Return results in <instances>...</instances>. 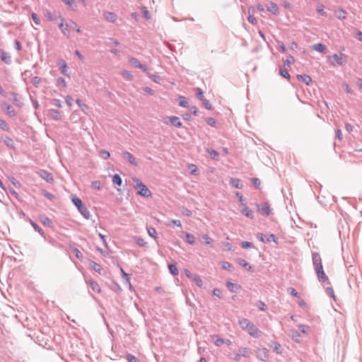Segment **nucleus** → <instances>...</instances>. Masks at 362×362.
I'll list each match as a JSON object with an SVG mask.
<instances>
[{
    "mask_svg": "<svg viewBox=\"0 0 362 362\" xmlns=\"http://www.w3.org/2000/svg\"><path fill=\"white\" fill-rule=\"evenodd\" d=\"M313 261L317 276L320 281L324 282L328 280L322 267V259L318 253L313 254Z\"/></svg>",
    "mask_w": 362,
    "mask_h": 362,
    "instance_id": "1",
    "label": "nucleus"
},
{
    "mask_svg": "<svg viewBox=\"0 0 362 362\" xmlns=\"http://www.w3.org/2000/svg\"><path fill=\"white\" fill-rule=\"evenodd\" d=\"M239 325L243 329L247 332V333L254 337H257L259 332L258 328L252 323L249 320L246 318H242L239 320Z\"/></svg>",
    "mask_w": 362,
    "mask_h": 362,
    "instance_id": "2",
    "label": "nucleus"
},
{
    "mask_svg": "<svg viewBox=\"0 0 362 362\" xmlns=\"http://www.w3.org/2000/svg\"><path fill=\"white\" fill-rule=\"evenodd\" d=\"M59 28L64 35L67 37H70V33L71 30H75L77 33H81L80 26L75 22H71L68 24L64 18H62L61 23L59 25Z\"/></svg>",
    "mask_w": 362,
    "mask_h": 362,
    "instance_id": "3",
    "label": "nucleus"
},
{
    "mask_svg": "<svg viewBox=\"0 0 362 362\" xmlns=\"http://www.w3.org/2000/svg\"><path fill=\"white\" fill-rule=\"evenodd\" d=\"M137 194L141 197H150L152 194L148 187L138 178H133Z\"/></svg>",
    "mask_w": 362,
    "mask_h": 362,
    "instance_id": "4",
    "label": "nucleus"
},
{
    "mask_svg": "<svg viewBox=\"0 0 362 362\" xmlns=\"http://www.w3.org/2000/svg\"><path fill=\"white\" fill-rule=\"evenodd\" d=\"M71 201H72L73 204L77 207L78 211L81 213V214L86 218H89L90 212L88 210V209L83 204L81 199L77 197L73 196L71 197Z\"/></svg>",
    "mask_w": 362,
    "mask_h": 362,
    "instance_id": "5",
    "label": "nucleus"
},
{
    "mask_svg": "<svg viewBox=\"0 0 362 362\" xmlns=\"http://www.w3.org/2000/svg\"><path fill=\"white\" fill-rule=\"evenodd\" d=\"M256 208L257 211L263 216H269L272 212L271 206L267 202L262 203V204H257Z\"/></svg>",
    "mask_w": 362,
    "mask_h": 362,
    "instance_id": "6",
    "label": "nucleus"
},
{
    "mask_svg": "<svg viewBox=\"0 0 362 362\" xmlns=\"http://www.w3.org/2000/svg\"><path fill=\"white\" fill-rule=\"evenodd\" d=\"M345 55L342 53L334 54L332 56L333 61L331 62L333 66L341 65L344 63Z\"/></svg>",
    "mask_w": 362,
    "mask_h": 362,
    "instance_id": "7",
    "label": "nucleus"
},
{
    "mask_svg": "<svg viewBox=\"0 0 362 362\" xmlns=\"http://www.w3.org/2000/svg\"><path fill=\"white\" fill-rule=\"evenodd\" d=\"M38 174L42 179H44L47 182L49 183L54 182V177L50 173L46 170H40L38 173Z\"/></svg>",
    "mask_w": 362,
    "mask_h": 362,
    "instance_id": "8",
    "label": "nucleus"
},
{
    "mask_svg": "<svg viewBox=\"0 0 362 362\" xmlns=\"http://www.w3.org/2000/svg\"><path fill=\"white\" fill-rule=\"evenodd\" d=\"M257 356L260 360L265 361L269 357V351L266 348L259 349L257 352Z\"/></svg>",
    "mask_w": 362,
    "mask_h": 362,
    "instance_id": "9",
    "label": "nucleus"
},
{
    "mask_svg": "<svg viewBox=\"0 0 362 362\" xmlns=\"http://www.w3.org/2000/svg\"><path fill=\"white\" fill-rule=\"evenodd\" d=\"M240 206H241L240 211L245 216H247V218H252V219L254 218V215H253L252 211L248 208V206H247V204L245 203H242V204H240Z\"/></svg>",
    "mask_w": 362,
    "mask_h": 362,
    "instance_id": "10",
    "label": "nucleus"
},
{
    "mask_svg": "<svg viewBox=\"0 0 362 362\" xmlns=\"http://www.w3.org/2000/svg\"><path fill=\"white\" fill-rule=\"evenodd\" d=\"M129 62L132 66L138 67L145 72L147 71L146 67L144 65H142L137 59L134 57H129Z\"/></svg>",
    "mask_w": 362,
    "mask_h": 362,
    "instance_id": "11",
    "label": "nucleus"
},
{
    "mask_svg": "<svg viewBox=\"0 0 362 362\" xmlns=\"http://www.w3.org/2000/svg\"><path fill=\"white\" fill-rule=\"evenodd\" d=\"M122 156L127 158L132 165L135 166L137 165L136 160L131 153L124 151L122 153Z\"/></svg>",
    "mask_w": 362,
    "mask_h": 362,
    "instance_id": "12",
    "label": "nucleus"
},
{
    "mask_svg": "<svg viewBox=\"0 0 362 362\" xmlns=\"http://www.w3.org/2000/svg\"><path fill=\"white\" fill-rule=\"evenodd\" d=\"M1 107L4 109V110H6V113L11 116V117H14L16 115V112H15V110L10 105H8V103H3L1 104Z\"/></svg>",
    "mask_w": 362,
    "mask_h": 362,
    "instance_id": "13",
    "label": "nucleus"
},
{
    "mask_svg": "<svg viewBox=\"0 0 362 362\" xmlns=\"http://www.w3.org/2000/svg\"><path fill=\"white\" fill-rule=\"evenodd\" d=\"M267 9L269 12H271L272 13H273L274 15H277L279 13V7L274 2H270L269 4Z\"/></svg>",
    "mask_w": 362,
    "mask_h": 362,
    "instance_id": "14",
    "label": "nucleus"
},
{
    "mask_svg": "<svg viewBox=\"0 0 362 362\" xmlns=\"http://www.w3.org/2000/svg\"><path fill=\"white\" fill-rule=\"evenodd\" d=\"M334 14L339 20H344L346 18V12L342 8H338L335 11Z\"/></svg>",
    "mask_w": 362,
    "mask_h": 362,
    "instance_id": "15",
    "label": "nucleus"
},
{
    "mask_svg": "<svg viewBox=\"0 0 362 362\" xmlns=\"http://www.w3.org/2000/svg\"><path fill=\"white\" fill-rule=\"evenodd\" d=\"M211 339H212V341L214 342V344L217 346H220L225 343V340L221 338L217 334L212 335Z\"/></svg>",
    "mask_w": 362,
    "mask_h": 362,
    "instance_id": "16",
    "label": "nucleus"
},
{
    "mask_svg": "<svg viewBox=\"0 0 362 362\" xmlns=\"http://www.w3.org/2000/svg\"><path fill=\"white\" fill-rule=\"evenodd\" d=\"M169 121L170 124L176 127H181L182 126V122H180L178 117L172 116L169 117Z\"/></svg>",
    "mask_w": 362,
    "mask_h": 362,
    "instance_id": "17",
    "label": "nucleus"
},
{
    "mask_svg": "<svg viewBox=\"0 0 362 362\" xmlns=\"http://www.w3.org/2000/svg\"><path fill=\"white\" fill-rule=\"evenodd\" d=\"M313 50L325 53L326 52V47L322 43L315 44L312 46Z\"/></svg>",
    "mask_w": 362,
    "mask_h": 362,
    "instance_id": "18",
    "label": "nucleus"
},
{
    "mask_svg": "<svg viewBox=\"0 0 362 362\" xmlns=\"http://www.w3.org/2000/svg\"><path fill=\"white\" fill-rule=\"evenodd\" d=\"M297 78L304 82L306 85H310L312 82V78L310 76L304 74V75H298Z\"/></svg>",
    "mask_w": 362,
    "mask_h": 362,
    "instance_id": "19",
    "label": "nucleus"
},
{
    "mask_svg": "<svg viewBox=\"0 0 362 362\" xmlns=\"http://www.w3.org/2000/svg\"><path fill=\"white\" fill-rule=\"evenodd\" d=\"M104 16L105 18L110 22H115L117 19V16L112 12H105Z\"/></svg>",
    "mask_w": 362,
    "mask_h": 362,
    "instance_id": "20",
    "label": "nucleus"
},
{
    "mask_svg": "<svg viewBox=\"0 0 362 362\" xmlns=\"http://www.w3.org/2000/svg\"><path fill=\"white\" fill-rule=\"evenodd\" d=\"M185 235L186 241L187 243H189V245L195 244V238L192 234L185 232Z\"/></svg>",
    "mask_w": 362,
    "mask_h": 362,
    "instance_id": "21",
    "label": "nucleus"
},
{
    "mask_svg": "<svg viewBox=\"0 0 362 362\" xmlns=\"http://www.w3.org/2000/svg\"><path fill=\"white\" fill-rule=\"evenodd\" d=\"M89 284L92 288V290L93 291H95V293H100V287L99 286V284L95 281H93V280H90L89 281Z\"/></svg>",
    "mask_w": 362,
    "mask_h": 362,
    "instance_id": "22",
    "label": "nucleus"
},
{
    "mask_svg": "<svg viewBox=\"0 0 362 362\" xmlns=\"http://www.w3.org/2000/svg\"><path fill=\"white\" fill-rule=\"evenodd\" d=\"M90 266L95 271H96L99 274H101V272L103 271V269H102V267H101V266L100 264H98V263H96V262H95L93 261H90Z\"/></svg>",
    "mask_w": 362,
    "mask_h": 362,
    "instance_id": "23",
    "label": "nucleus"
},
{
    "mask_svg": "<svg viewBox=\"0 0 362 362\" xmlns=\"http://www.w3.org/2000/svg\"><path fill=\"white\" fill-rule=\"evenodd\" d=\"M230 184L233 187H235V188H241L242 187V185H241V182L239 179L238 178H232L230 180Z\"/></svg>",
    "mask_w": 362,
    "mask_h": 362,
    "instance_id": "24",
    "label": "nucleus"
},
{
    "mask_svg": "<svg viewBox=\"0 0 362 362\" xmlns=\"http://www.w3.org/2000/svg\"><path fill=\"white\" fill-rule=\"evenodd\" d=\"M40 220L41 223L45 226H51L52 224L51 220L46 216H41L40 217Z\"/></svg>",
    "mask_w": 362,
    "mask_h": 362,
    "instance_id": "25",
    "label": "nucleus"
},
{
    "mask_svg": "<svg viewBox=\"0 0 362 362\" xmlns=\"http://www.w3.org/2000/svg\"><path fill=\"white\" fill-rule=\"evenodd\" d=\"M148 234L154 239L158 238V233L156 230L153 227L147 228Z\"/></svg>",
    "mask_w": 362,
    "mask_h": 362,
    "instance_id": "26",
    "label": "nucleus"
},
{
    "mask_svg": "<svg viewBox=\"0 0 362 362\" xmlns=\"http://www.w3.org/2000/svg\"><path fill=\"white\" fill-rule=\"evenodd\" d=\"M49 115L56 120L61 119L60 112L55 110H50L49 111Z\"/></svg>",
    "mask_w": 362,
    "mask_h": 362,
    "instance_id": "27",
    "label": "nucleus"
},
{
    "mask_svg": "<svg viewBox=\"0 0 362 362\" xmlns=\"http://www.w3.org/2000/svg\"><path fill=\"white\" fill-rule=\"evenodd\" d=\"M112 182L115 186H121L122 185V179L118 174H115L112 177Z\"/></svg>",
    "mask_w": 362,
    "mask_h": 362,
    "instance_id": "28",
    "label": "nucleus"
},
{
    "mask_svg": "<svg viewBox=\"0 0 362 362\" xmlns=\"http://www.w3.org/2000/svg\"><path fill=\"white\" fill-rule=\"evenodd\" d=\"M238 263L243 267L247 268L248 270L252 271V267L245 259H238Z\"/></svg>",
    "mask_w": 362,
    "mask_h": 362,
    "instance_id": "29",
    "label": "nucleus"
},
{
    "mask_svg": "<svg viewBox=\"0 0 362 362\" xmlns=\"http://www.w3.org/2000/svg\"><path fill=\"white\" fill-rule=\"evenodd\" d=\"M59 67L62 74H66L67 65L64 61H61L59 62Z\"/></svg>",
    "mask_w": 362,
    "mask_h": 362,
    "instance_id": "30",
    "label": "nucleus"
},
{
    "mask_svg": "<svg viewBox=\"0 0 362 362\" xmlns=\"http://www.w3.org/2000/svg\"><path fill=\"white\" fill-rule=\"evenodd\" d=\"M253 12H254V9H251L250 8L249 9V16L247 18L248 19V21L252 24H256L257 23V19L253 15Z\"/></svg>",
    "mask_w": 362,
    "mask_h": 362,
    "instance_id": "31",
    "label": "nucleus"
},
{
    "mask_svg": "<svg viewBox=\"0 0 362 362\" xmlns=\"http://www.w3.org/2000/svg\"><path fill=\"white\" fill-rule=\"evenodd\" d=\"M295 59L292 56H288L284 62V67H289L291 64L294 62Z\"/></svg>",
    "mask_w": 362,
    "mask_h": 362,
    "instance_id": "32",
    "label": "nucleus"
},
{
    "mask_svg": "<svg viewBox=\"0 0 362 362\" xmlns=\"http://www.w3.org/2000/svg\"><path fill=\"white\" fill-rule=\"evenodd\" d=\"M279 74L285 78H290V74H288L287 67H284V69H280Z\"/></svg>",
    "mask_w": 362,
    "mask_h": 362,
    "instance_id": "33",
    "label": "nucleus"
},
{
    "mask_svg": "<svg viewBox=\"0 0 362 362\" xmlns=\"http://www.w3.org/2000/svg\"><path fill=\"white\" fill-rule=\"evenodd\" d=\"M177 100L179 102V104L182 107H187V101L185 97L184 96H179L177 98Z\"/></svg>",
    "mask_w": 362,
    "mask_h": 362,
    "instance_id": "34",
    "label": "nucleus"
},
{
    "mask_svg": "<svg viewBox=\"0 0 362 362\" xmlns=\"http://www.w3.org/2000/svg\"><path fill=\"white\" fill-rule=\"evenodd\" d=\"M192 280L195 282V284H196L199 287H200V288H202V286H203V281H202V280L201 279V278H200L199 276H197V275H194V276H193Z\"/></svg>",
    "mask_w": 362,
    "mask_h": 362,
    "instance_id": "35",
    "label": "nucleus"
},
{
    "mask_svg": "<svg viewBox=\"0 0 362 362\" xmlns=\"http://www.w3.org/2000/svg\"><path fill=\"white\" fill-rule=\"evenodd\" d=\"M168 269L170 270V272L173 275L176 276V275L178 274V270H177V269L175 265H174V264H169L168 265Z\"/></svg>",
    "mask_w": 362,
    "mask_h": 362,
    "instance_id": "36",
    "label": "nucleus"
},
{
    "mask_svg": "<svg viewBox=\"0 0 362 362\" xmlns=\"http://www.w3.org/2000/svg\"><path fill=\"white\" fill-rule=\"evenodd\" d=\"M226 285H227L228 288L230 289V291H234L235 288V289L240 288V286L235 284L230 281H228L226 283Z\"/></svg>",
    "mask_w": 362,
    "mask_h": 362,
    "instance_id": "37",
    "label": "nucleus"
},
{
    "mask_svg": "<svg viewBox=\"0 0 362 362\" xmlns=\"http://www.w3.org/2000/svg\"><path fill=\"white\" fill-rule=\"evenodd\" d=\"M221 264L222 269L225 270H230L233 267L232 264L228 262H222Z\"/></svg>",
    "mask_w": 362,
    "mask_h": 362,
    "instance_id": "38",
    "label": "nucleus"
},
{
    "mask_svg": "<svg viewBox=\"0 0 362 362\" xmlns=\"http://www.w3.org/2000/svg\"><path fill=\"white\" fill-rule=\"evenodd\" d=\"M202 238L204 240V242L206 245H211L214 243V240L206 234L204 235Z\"/></svg>",
    "mask_w": 362,
    "mask_h": 362,
    "instance_id": "39",
    "label": "nucleus"
},
{
    "mask_svg": "<svg viewBox=\"0 0 362 362\" xmlns=\"http://www.w3.org/2000/svg\"><path fill=\"white\" fill-rule=\"evenodd\" d=\"M188 169L190 170L191 174L192 175H197L198 169L197 166L194 164H189L188 165Z\"/></svg>",
    "mask_w": 362,
    "mask_h": 362,
    "instance_id": "40",
    "label": "nucleus"
},
{
    "mask_svg": "<svg viewBox=\"0 0 362 362\" xmlns=\"http://www.w3.org/2000/svg\"><path fill=\"white\" fill-rule=\"evenodd\" d=\"M317 11L321 16H325L326 15V12L325 11V6L322 4H320V5L317 6Z\"/></svg>",
    "mask_w": 362,
    "mask_h": 362,
    "instance_id": "41",
    "label": "nucleus"
},
{
    "mask_svg": "<svg viewBox=\"0 0 362 362\" xmlns=\"http://www.w3.org/2000/svg\"><path fill=\"white\" fill-rule=\"evenodd\" d=\"M0 128H1L3 130L7 131V132L9 130L8 124L6 123V121H4L3 119H0Z\"/></svg>",
    "mask_w": 362,
    "mask_h": 362,
    "instance_id": "42",
    "label": "nucleus"
},
{
    "mask_svg": "<svg viewBox=\"0 0 362 362\" xmlns=\"http://www.w3.org/2000/svg\"><path fill=\"white\" fill-rule=\"evenodd\" d=\"M101 157L106 160V159H108L110 157V153L109 151H106V150H103L100 151V153Z\"/></svg>",
    "mask_w": 362,
    "mask_h": 362,
    "instance_id": "43",
    "label": "nucleus"
},
{
    "mask_svg": "<svg viewBox=\"0 0 362 362\" xmlns=\"http://www.w3.org/2000/svg\"><path fill=\"white\" fill-rule=\"evenodd\" d=\"M240 353L242 356L248 357L250 351L247 348H241L240 349Z\"/></svg>",
    "mask_w": 362,
    "mask_h": 362,
    "instance_id": "44",
    "label": "nucleus"
},
{
    "mask_svg": "<svg viewBox=\"0 0 362 362\" xmlns=\"http://www.w3.org/2000/svg\"><path fill=\"white\" fill-rule=\"evenodd\" d=\"M57 84L58 86H62L63 88H65L66 86V82L65 79L63 78H59L57 80Z\"/></svg>",
    "mask_w": 362,
    "mask_h": 362,
    "instance_id": "45",
    "label": "nucleus"
},
{
    "mask_svg": "<svg viewBox=\"0 0 362 362\" xmlns=\"http://www.w3.org/2000/svg\"><path fill=\"white\" fill-rule=\"evenodd\" d=\"M77 105L81 107L82 110L84 111L86 109H88V105L83 103L80 99L76 100Z\"/></svg>",
    "mask_w": 362,
    "mask_h": 362,
    "instance_id": "46",
    "label": "nucleus"
},
{
    "mask_svg": "<svg viewBox=\"0 0 362 362\" xmlns=\"http://www.w3.org/2000/svg\"><path fill=\"white\" fill-rule=\"evenodd\" d=\"M121 273H122V275L123 277L126 278L127 279V282L129 284V287L132 288V284L130 283V279H129V274H127L124 270L123 269L121 268Z\"/></svg>",
    "mask_w": 362,
    "mask_h": 362,
    "instance_id": "47",
    "label": "nucleus"
},
{
    "mask_svg": "<svg viewBox=\"0 0 362 362\" xmlns=\"http://www.w3.org/2000/svg\"><path fill=\"white\" fill-rule=\"evenodd\" d=\"M122 75L126 79L130 80L132 78V76L131 73L128 71H126V70L123 71L122 72Z\"/></svg>",
    "mask_w": 362,
    "mask_h": 362,
    "instance_id": "48",
    "label": "nucleus"
},
{
    "mask_svg": "<svg viewBox=\"0 0 362 362\" xmlns=\"http://www.w3.org/2000/svg\"><path fill=\"white\" fill-rule=\"evenodd\" d=\"M206 123H207L209 125H210V126H211V127H215V125H216V120H215L214 118H212V117H208V118H206Z\"/></svg>",
    "mask_w": 362,
    "mask_h": 362,
    "instance_id": "49",
    "label": "nucleus"
},
{
    "mask_svg": "<svg viewBox=\"0 0 362 362\" xmlns=\"http://www.w3.org/2000/svg\"><path fill=\"white\" fill-rule=\"evenodd\" d=\"M298 329L304 334H307L309 332V327L306 325H299Z\"/></svg>",
    "mask_w": 362,
    "mask_h": 362,
    "instance_id": "50",
    "label": "nucleus"
},
{
    "mask_svg": "<svg viewBox=\"0 0 362 362\" xmlns=\"http://www.w3.org/2000/svg\"><path fill=\"white\" fill-rule=\"evenodd\" d=\"M136 241L139 246L145 247L147 245L146 242L141 238H136Z\"/></svg>",
    "mask_w": 362,
    "mask_h": 362,
    "instance_id": "51",
    "label": "nucleus"
},
{
    "mask_svg": "<svg viewBox=\"0 0 362 362\" xmlns=\"http://www.w3.org/2000/svg\"><path fill=\"white\" fill-rule=\"evenodd\" d=\"M207 152L213 158H216L218 156V153L213 149H208Z\"/></svg>",
    "mask_w": 362,
    "mask_h": 362,
    "instance_id": "52",
    "label": "nucleus"
},
{
    "mask_svg": "<svg viewBox=\"0 0 362 362\" xmlns=\"http://www.w3.org/2000/svg\"><path fill=\"white\" fill-rule=\"evenodd\" d=\"M202 100L203 102V104H204V107L206 109L211 110L212 108L211 105L209 100H206L205 98H203Z\"/></svg>",
    "mask_w": 362,
    "mask_h": 362,
    "instance_id": "53",
    "label": "nucleus"
},
{
    "mask_svg": "<svg viewBox=\"0 0 362 362\" xmlns=\"http://www.w3.org/2000/svg\"><path fill=\"white\" fill-rule=\"evenodd\" d=\"M142 13L146 19H150V14L146 7L142 8Z\"/></svg>",
    "mask_w": 362,
    "mask_h": 362,
    "instance_id": "54",
    "label": "nucleus"
},
{
    "mask_svg": "<svg viewBox=\"0 0 362 362\" xmlns=\"http://www.w3.org/2000/svg\"><path fill=\"white\" fill-rule=\"evenodd\" d=\"M31 225L36 231L40 233L41 235H43L42 230L35 223L31 221Z\"/></svg>",
    "mask_w": 362,
    "mask_h": 362,
    "instance_id": "55",
    "label": "nucleus"
},
{
    "mask_svg": "<svg viewBox=\"0 0 362 362\" xmlns=\"http://www.w3.org/2000/svg\"><path fill=\"white\" fill-rule=\"evenodd\" d=\"M73 252L74 253L76 257H78V259H81L83 257V255H82V253L80 252V250L78 249L74 248L73 250Z\"/></svg>",
    "mask_w": 362,
    "mask_h": 362,
    "instance_id": "56",
    "label": "nucleus"
},
{
    "mask_svg": "<svg viewBox=\"0 0 362 362\" xmlns=\"http://www.w3.org/2000/svg\"><path fill=\"white\" fill-rule=\"evenodd\" d=\"M196 90V94H197V96L200 99V100H202L204 98V96H203V91L202 90V89L197 88L195 89Z\"/></svg>",
    "mask_w": 362,
    "mask_h": 362,
    "instance_id": "57",
    "label": "nucleus"
},
{
    "mask_svg": "<svg viewBox=\"0 0 362 362\" xmlns=\"http://www.w3.org/2000/svg\"><path fill=\"white\" fill-rule=\"evenodd\" d=\"M92 187L98 190L101 189L100 182L99 181H94L92 182Z\"/></svg>",
    "mask_w": 362,
    "mask_h": 362,
    "instance_id": "58",
    "label": "nucleus"
},
{
    "mask_svg": "<svg viewBox=\"0 0 362 362\" xmlns=\"http://www.w3.org/2000/svg\"><path fill=\"white\" fill-rule=\"evenodd\" d=\"M274 351H276L277 354L281 353V346L279 343H276L275 346L274 347Z\"/></svg>",
    "mask_w": 362,
    "mask_h": 362,
    "instance_id": "59",
    "label": "nucleus"
},
{
    "mask_svg": "<svg viewBox=\"0 0 362 362\" xmlns=\"http://www.w3.org/2000/svg\"><path fill=\"white\" fill-rule=\"evenodd\" d=\"M32 18L33 20L34 21V22L37 24V25H40V18L37 17V14L33 13L32 14Z\"/></svg>",
    "mask_w": 362,
    "mask_h": 362,
    "instance_id": "60",
    "label": "nucleus"
},
{
    "mask_svg": "<svg viewBox=\"0 0 362 362\" xmlns=\"http://www.w3.org/2000/svg\"><path fill=\"white\" fill-rule=\"evenodd\" d=\"M288 291L290 293V294H291L292 296H295V297H298V292L293 288H288Z\"/></svg>",
    "mask_w": 362,
    "mask_h": 362,
    "instance_id": "61",
    "label": "nucleus"
},
{
    "mask_svg": "<svg viewBox=\"0 0 362 362\" xmlns=\"http://www.w3.org/2000/svg\"><path fill=\"white\" fill-rule=\"evenodd\" d=\"M127 358L129 362H138L137 361V359L136 358L135 356H134L132 354H128L127 356Z\"/></svg>",
    "mask_w": 362,
    "mask_h": 362,
    "instance_id": "62",
    "label": "nucleus"
},
{
    "mask_svg": "<svg viewBox=\"0 0 362 362\" xmlns=\"http://www.w3.org/2000/svg\"><path fill=\"white\" fill-rule=\"evenodd\" d=\"M52 104H53L54 106L57 107H62V102H61V100H59V99H54V100H52Z\"/></svg>",
    "mask_w": 362,
    "mask_h": 362,
    "instance_id": "63",
    "label": "nucleus"
},
{
    "mask_svg": "<svg viewBox=\"0 0 362 362\" xmlns=\"http://www.w3.org/2000/svg\"><path fill=\"white\" fill-rule=\"evenodd\" d=\"M241 245H242V247L245 249L251 247L252 246V244L247 241H243Z\"/></svg>",
    "mask_w": 362,
    "mask_h": 362,
    "instance_id": "64",
    "label": "nucleus"
}]
</instances>
